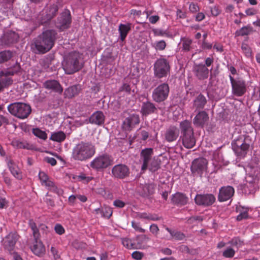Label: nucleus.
Listing matches in <instances>:
<instances>
[{"mask_svg": "<svg viewBox=\"0 0 260 260\" xmlns=\"http://www.w3.org/2000/svg\"><path fill=\"white\" fill-rule=\"evenodd\" d=\"M57 32L54 29H46L34 40V45L38 53L44 54L54 46Z\"/></svg>", "mask_w": 260, "mask_h": 260, "instance_id": "nucleus-1", "label": "nucleus"}, {"mask_svg": "<svg viewBox=\"0 0 260 260\" xmlns=\"http://www.w3.org/2000/svg\"><path fill=\"white\" fill-rule=\"evenodd\" d=\"M95 152V147L92 143L82 141L74 146L71 156L75 161H85L90 159Z\"/></svg>", "mask_w": 260, "mask_h": 260, "instance_id": "nucleus-2", "label": "nucleus"}, {"mask_svg": "<svg viewBox=\"0 0 260 260\" xmlns=\"http://www.w3.org/2000/svg\"><path fill=\"white\" fill-rule=\"evenodd\" d=\"M153 149L146 148L140 153V161L142 162L141 171L144 172L148 169L151 172L157 171L160 168V161L156 157H153Z\"/></svg>", "mask_w": 260, "mask_h": 260, "instance_id": "nucleus-3", "label": "nucleus"}, {"mask_svg": "<svg viewBox=\"0 0 260 260\" xmlns=\"http://www.w3.org/2000/svg\"><path fill=\"white\" fill-rule=\"evenodd\" d=\"M83 66L82 54L77 51H73L66 56L63 69L66 74L71 75L80 70Z\"/></svg>", "mask_w": 260, "mask_h": 260, "instance_id": "nucleus-4", "label": "nucleus"}, {"mask_svg": "<svg viewBox=\"0 0 260 260\" xmlns=\"http://www.w3.org/2000/svg\"><path fill=\"white\" fill-rule=\"evenodd\" d=\"M7 109L11 115L20 119L27 118L31 112L30 105L21 102L12 103Z\"/></svg>", "mask_w": 260, "mask_h": 260, "instance_id": "nucleus-5", "label": "nucleus"}, {"mask_svg": "<svg viewBox=\"0 0 260 260\" xmlns=\"http://www.w3.org/2000/svg\"><path fill=\"white\" fill-rule=\"evenodd\" d=\"M232 147L237 156L244 157L249 149L250 140L248 138L241 136L232 141Z\"/></svg>", "mask_w": 260, "mask_h": 260, "instance_id": "nucleus-6", "label": "nucleus"}, {"mask_svg": "<svg viewBox=\"0 0 260 260\" xmlns=\"http://www.w3.org/2000/svg\"><path fill=\"white\" fill-rule=\"evenodd\" d=\"M170 70L169 61L165 58L157 59L154 63V75L158 79L167 77L170 75Z\"/></svg>", "mask_w": 260, "mask_h": 260, "instance_id": "nucleus-7", "label": "nucleus"}, {"mask_svg": "<svg viewBox=\"0 0 260 260\" xmlns=\"http://www.w3.org/2000/svg\"><path fill=\"white\" fill-rule=\"evenodd\" d=\"M113 158L108 154H103L95 157L90 162V167L92 169L100 171L112 165Z\"/></svg>", "mask_w": 260, "mask_h": 260, "instance_id": "nucleus-8", "label": "nucleus"}, {"mask_svg": "<svg viewBox=\"0 0 260 260\" xmlns=\"http://www.w3.org/2000/svg\"><path fill=\"white\" fill-rule=\"evenodd\" d=\"M232 87V93L236 96H242L247 92V85L246 81L241 77L234 78L229 75Z\"/></svg>", "mask_w": 260, "mask_h": 260, "instance_id": "nucleus-9", "label": "nucleus"}, {"mask_svg": "<svg viewBox=\"0 0 260 260\" xmlns=\"http://www.w3.org/2000/svg\"><path fill=\"white\" fill-rule=\"evenodd\" d=\"M20 69V64L16 63L12 68L0 72V81L4 88H8L13 84V80L10 76L19 72Z\"/></svg>", "mask_w": 260, "mask_h": 260, "instance_id": "nucleus-10", "label": "nucleus"}, {"mask_svg": "<svg viewBox=\"0 0 260 260\" xmlns=\"http://www.w3.org/2000/svg\"><path fill=\"white\" fill-rule=\"evenodd\" d=\"M170 92L168 83H163L158 85L153 91L152 98L156 103H161L167 99Z\"/></svg>", "mask_w": 260, "mask_h": 260, "instance_id": "nucleus-11", "label": "nucleus"}, {"mask_svg": "<svg viewBox=\"0 0 260 260\" xmlns=\"http://www.w3.org/2000/svg\"><path fill=\"white\" fill-rule=\"evenodd\" d=\"M208 161L203 157H199L194 159L190 167L191 173L194 176H199L202 177L204 172L208 169Z\"/></svg>", "mask_w": 260, "mask_h": 260, "instance_id": "nucleus-12", "label": "nucleus"}, {"mask_svg": "<svg viewBox=\"0 0 260 260\" xmlns=\"http://www.w3.org/2000/svg\"><path fill=\"white\" fill-rule=\"evenodd\" d=\"M216 201L215 197L212 193L198 194L194 198L196 204L204 207L212 205Z\"/></svg>", "mask_w": 260, "mask_h": 260, "instance_id": "nucleus-13", "label": "nucleus"}, {"mask_svg": "<svg viewBox=\"0 0 260 260\" xmlns=\"http://www.w3.org/2000/svg\"><path fill=\"white\" fill-rule=\"evenodd\" d=\"M112 175L113 177L123 179L129 177L130 170L129 168L124 164L115 165L111 170Z\"/></svg>", "mask_w": 260, "mask_h": 260, "instance_id": "nucleus-14", "label": "nucleus"}, {"mask_svg": "<svg viewBox=\"0 0 260 260\" xmlns=\"http://www.w3.org/2000/svg\"><path fill=\"white\" fill-rule=\"evenodd\" d=\"M18 239V235L15 233H10L3 240V245L5 249L10 253L14 252Z\"/></svg>", "mask_w": 260, "mask_h": 260, "instance_id": "nucleus-15", "label": "nucleus"}, {"mask_svg": "<svg viewBox=\"0 0 260 260\" xmlns=\"http://www.w3.org/2000/svg\"><path fill=\"white\" fill-rule=\"evenodd\" d=\"M71 23V15L69 11L64 12L57 18L56 27L62 31L68 28Z\"/></svg>", "mask_w": 260, "mask_h": 260, "instance_id": "nucleus-16", "label": "nucleus"}, {"mask_svg": "<svg viewBox=\"0 0 260 260\" xmlns=\"http://www.w3.org/2000/svg\"><path fill=\"white\" fill-rule=\"evenodd\" d=\"M140 123L139 116L136 114L130 115L123 121L122 127L125 131H131Z\"/></svg>", "mask_w": 260, "mask_h": 260, "instance_id": "nucleus-17", "label": "nucleus"}, {"mask_svg": "<svg viewBox=\"0 0 260 260\" xmlns=\"http://www.w3.org/2000/svg\"><path fill=\"white\" fill-rule=\"evenodd\" d=\"M235 190L231 186L221 187L219 190L218 200L222 202L230 200L234 194Z\"/></svg>", "mask_w": 260, "mask_h": 260, "instance_id": "nucleus-18", "label": "nucleus"}, {"mask_svg": "<svg viewBox=\"0 0 260 260\" xmlns=\"http://www.w3.org/2000/svg\"><path fill=\"white\" fill-rule=\"evenodd\" d=\"M171 202L173 205L177 206H183L187 204L188 198L183 193L177 192L172 195Z\"/></svg>", "mask_w": 260, "mask_h": 260, "instance_id": "nucleus-19", "label": "nucleus"}, {"mask_svg": "<svg viewBox=\"0 0 260 260\" xmlns=\"http://www.w3.org/2000/svg\"><path fill=\"white\" fill-rule=\"evenodd\" d=\"M193 71L195 76L199 80H204L208 77L209 70L203 64L200 63L194 65Z\"/></svg>", "mask_w": 260, "mask_h": 260, "instance_id": "nucleus-20", "label": "nucleus"}, {"mask_svg": "<svg viewBox=\"0 0 260 260\" xmlns=\"http://www.w3.org/2000/svg\"><path fill=\"white\" fill-rule=\"evenodd\" d=\"M179 135V129L176 126L171 125L166 129L165 133V139L167 142L171 143L176 141Z\"/></svg>", "mask_w": 260, "mask_h": 260, "instance_id": "nucleus-21", "label": "nucleus"}, {"mask_svg": "<svg viewBox=\"0 0 260 260\" xmlns=\"http://www.w3.org/2000/svg\"><path fill=\"white\" fill-rule=\"evenodd\" d=\"M209 120L208 113L204 111L198 112L193 120V123L196 126L203 127Z\"/></svg>", "mask_w": 260, "mask_h": 260, "instance_id": "nucleus-22", "label": "nucleus"}, {"mask_svg": "<svg viewBox=\"0 0 260 260\" xmlns=\"http://www.w3.org/2000/svg\"><path fill=\"white\" fill-rule=\"evenodd\" d=\"M58 7L57 5H50L46 10V15L42 20V23H47L54 18L57 14Z\"/></svg>", "mask_w": 260, "mask_h": 260, "instance_id": "nucleus-23", "label": "nucleus"}, {"mask_svg": "<svg viewBox=\"0 0 260 260\" xmlns=\"http://www.w3.org/2000/svg\"><path fill=\"white\" fill-rule=\"evenodd\" d=\"M7 163L12 175L16 179L21 180L22 178V172L18 165L12 159L8 160Z\"/></svg>", "mask_w": 260, "mask_h": 260, "instance_id": "nucleus-24", "label": "nucleus"}, {"mask_svg": "<svg viewBox=\"0 0 260 260\" xmlns=\"http://www.w3.org/2000/svg\"><path fill=\"white\" fill-rule=\"evenodd\" d=\"M157 111L155 105L151 102L147 101L142 103L140 112L143 116L156 113Z\"/></svg>", "mask_w": 260, "mask_h": 260, "instance_id": "nucleus-25", "label": "nucleus"}, {"mask_svg": "<svg viewBox=\"0 0 260 260\" xmlns=\"http://www.w3.org/2000/svg\"><path fill=\"white\" fill-rule=\"evenodd\" d=\"M44 87L49 90L61 94L63 91V88L60 83L56 80H47L44 83Z\"/></svg>", "mask_w": 260, "mask_h": 260, "instance_id": "nucleus-26", "label": "nucleus"}, {"mask_svg": "<svg viewBox=\"0 0 260 260\" xmlns=\"http://www.w3.org/2000/svg\"><path fill=\"white\" fill-rule=\"evenodd\" d=\"M31 250L35 255L38 256H42L45 252V246L40 239L34 240Z\"/></svg>", "mask_w": 260, "mask_h": 260, "instance_id": "nucleus-27", "label": "nucleus"}, {"mask_svg": "<svg viewBox=\"0 0 260 260\" xmlns=\"http://www.w3.org/2000/svg\"><path fill=\"white\" fill-rule=\"evenodd\" d=\"M207 102L206 97L200 93L193 100V108H195L196 110H202L204 108Z\"/></svg>", "mask_w": 260, "mask_h": 260, "instance_id": "nucleus-28", "label": "nucleus"}, {"mask_svg": "<svg viewBox=\"0 0 260 260\" xmlns=\"http://www.w3.org/2000/svg\"><path fill=\"white\" fill-rule=\"evenodd\" d=\"M180 128L182 136L193 134L191 122L188 120H184L180 123Z\"/></svg>", "mask_w": 260, "mask_h": 260, "instance_id": "nucleus-29", "label": "nucleus"}, {"mask_svg": "<svg viewBox=\"0 0 260 260\" xmlns=\"http://www.w3.org/2000/svg\"><path fill=\"white\" fill-rule=\"evenodd\" d=\"M181 138L183 145L186 148H191L196 144V140L193 134L183 135Z\"/></svg>", "mask_w": 260, "mask_h": 260, "instance_id": "nucleus-30", "label": "nucleus"}, {"mask_svg": "<svg viewBox=\"0 0 260 260\" xmlns=\"http://www.w3.org/2000/svg\"><path fill=\"white\" fill-rule=\"evenodd\" d=\"M105 116L101 111H97L91 116L89 121L90 123L97 125H101L104 122Z\"/></svg>", "mask_w": 260, "mask_h": 260, "instance_id": "nucleus-31", "label": "nucleus"}, {"mask_svg": "<svg viewBox=\"0 0 260 260\" xmlns=\"http://www.w3.org/2000/svg\"><path fill=\"white\" fill-rule=\"evenodd\" d=\"M19 40L18 34L14 31L7 32L4 35L3 40L7 45L17 42Z\"/></svg>", "mask_w": 260, "mask_h": 260, "instance_id": "nucleus-32", "label": "nucleus"}, {"mask_svg": "<svg viewBox=\"0 0 260 260\" xmlns=\"http://www.w3.org/2000/svg\"><path fill=\"white\" fill-rule=\"evenodd\" d=\"M131 25V23H128L126 24H120L119 25L118 30L120 33V38L122 41L125 39L128 32L130 31Z\"/></svg>", "mask_w": 260, "mask_h": 260, "instance_id": "nucleus-33", "label": "nucleus"}, {"mask_svg": "<svg viewBox=\"0 0 260 260\" xmlns=\"http://www.w3.org/2000/svg\"><path fill=\"white\" fill-rule=\"evenodd\" d=\"M80 88L78 85H74L69 87L64 91V95L68 98H72L77 95L80 92Z\"/></svg>", "mask_w": 260, "mask_h": 260, "instance_id": "nucleus-34", "label": "nucleus"}, {"mask_svg": "<svg viewBox=\"0 0 260 260\" xmlns=\"http://www.w3.org/2000/svg\"><path fill=\"white\" fill-rule=\"evenodd\" d=\"M122 244L124 247L129 249H141L144 248V246H143L139 242L137 245H136L135 243L132 242L131 239L126 238L122 239Z\"/></svg>", "mask_w": 260, "mask_h": 260, "instance_id": "nucleus-35", "label": "nucleus"}, {"mask_svg": "<svg viewBox=\"0 0 260 260\" xmlns=\"http://www.w3.org/2000/svg\"><path fill=\"white\" fill-rule=\"evenodd\" d=\"M192 41L187 38H182L181 39V44L182 45V51L184 52H189L191 51L193 47L192 46Z\"/></svg>", "mask_w": 260, "mask_h": 260, "instance_id": "nucleus-36", "label": "nucleus"}, {"mask_svg": "<svg viewBox=\"0 0 260 260\" xmlns=\"http://www.w3.org/2000/svg\"><path fill=\"white\" fill-rule=\"evenodd\" d=\"M28 225L32 231L34 240L40 239V229L38 228L35 221L32 219H30L28 222Z\"/></svg>", "mask_w": 260, "mask_h": 260, "instance_id": "nucleus-37", "label": "nucleus"}, {"mask_svg": "<svg viewBox=\"0 0 260 260\" xmlns=\"http://www.w3.org/2000/svg\"><path fill=\"white\" fill-rule=\"evenodd\" d=\"M12 145L17 148L31 149L32 148L31 145L25 141L13 140L12 142Z\"/></svg>", "mask_w": 260, "mask_h": 260, "instance_id": "nucleus-38", "label": "nucleus"}, {"mask_svg": "<svg viewBox=\"0 0 260 260\" xmlns=\"http://www.w3.org/2000/svg\"><path fill=\"white\" fill-rule=\"evenodd\" d=\"M66 138V135L62 131H59L53 133L51 136L50 140L57 142H61L63 141Z\"/></svg>", "mask_w": 260, "mask_h": 260, "instance_id": "nucleus-39", "label": "nucleus"}, {"mask_svg": "<svg viewBox=\"0 0 260 260\" xmlns=\"http://www.w3.org/2000/svg\"><path fill=\"white\" fill-rule=\"evenodd\" d=\"M166 230L170 234L172 237L177 240H182L185 237V235L180 232L173 231L170 228L166 227Z\"/></svg>", "mask_w": 260, "mask_h": 260, "instance_id": "nucleus-40", "label": "nucleus"}, {"mask_svg": "<svg viewBox=\"0 0 260 260\" xmlns=\"http://www.w3.org/2000/svg\"><path fill=\"white\" fill-rule=\"evenodd\" d=\"M253 31V28L249 25L244 26L242 27L239 30H237L236 32L237 36H248Z\"/></svg>", "mask_w": 260, "mask_h": 260, "instance_id": "nucleus-41", "label": "nucleus"}, {"mask_svg": "<svg viewBox=\"0 0 260 260\" xmlns=\"http://www.w3.org/2000/svg\"><path fill=\"white\" fill-rule=\"evenodd\" d=\"M13 56L10 51H3L0 52V63H4L10 60Z\"/></svg>", "mask_w": 260, "mask_h": 260, "instance_id": "nucleus-42", "label": "nucleus"}, {"mask_svg": "<svg viewBox=\"0 0 260 260\" xmlns=\"http://www.w3.org/2000/svg\"><path fill=\"white\" fill-rule=\"evenodd\" d=\"M32 133L35 136L42 140H45L47 138V135L45 132L38 128H33Z\"/></svg>", "mask_w": 260, "mask_h": 260, "instance_id": "nucleus-43", "label": "nucleus"}, {"mask_svg": "<svg viewBox=\"0 0 260 260\" xmlns=\"http://www.w3.org/2000/svg\"><path fill=\"white\" fill-rule=\"evenodd\" d=\"M241 48L243 52L247 57H252V50L251 48L246 44L242 43Z\"/></svg>", "mask_w": 260, "mask_h": 260, "instance_id": "nucleus-44", "label": "nucleus"}, {"mask_svg": "<svg viewBox=\"0 0 260 260\" xmlns=\"http://www.w3.org/2000/svg\"><path fill=\"white\" fill-rule=\"evenodd\" d=\"M131 91V88L129 84L124 83L119 89L118 94L121 95L123 92L125 93L126 95L130 94Z\"/></svg>", "mask_w": 260, "mask_h": 260, "instance_id": "nucleus-45", "label": "nucleus"}, {"mask_svg": "<svg viewBox=\"0 0 260 260\" xmlns=\"http://www.w3.org/2000/svg\"><path fill=\"white\" fill-rule=\"evenodd\" d=\"M235 254V251L231 247L226 248L222 253V255L226 258H232Z\"/></svg>", "mask_w": 260, "mask_h": 260, "instance_id": "nucleus-46", "label": "nucleus"}, {"mask_svg": "<svg viewBox=\"0 0 260 260\" xmlns=\"http://www.w3.org/2000/svg\"><path fill=\"white\" fill-rule=\"evenodd\" d=\"M248 209L242 208V210L240 211V214L237 217V220L238 221H241L242 219H246L248 218Z\"/></svg>", "mask_w": 260, "mask_h": 260, "instance_id": "nucleus-47", "label": "nucleus"}, {"mask_svg": "<svg viewBox=\"0 0 260 260\" xmlns=\"http://www.w3.org/2000/svg\"><path fill=\"white\" fill-rule=\"evenodd\" d=\"M154 47L156 50H164L166 47V42L164 40L156 42Z\"/></svg>", "mask_w": 260, "mask_h": 260, "instance_id": "nucleus-48", "label": "nucleus"}, {"mask_svg": "<svg viewBox=\"0 0 260 260\" xmlns=\"http://www.w3.org/2000/svg\"><path fill=\"white\" fill-rule=\"evenodd\" d=\"M229 243L233 246H236L239 248L243 245V241H242L238 237L233 238L230 242Z\"/></svg>", "mask_w": 260, "mask_h": 260, "instance_id": "nucleus-49", "label": "nucleus"}, {"mask_svg": "<svg viewBox=\"0 0 260 260\" xmlns=\"http://www.w3.org/2000/svg\"><path fill=\"white\" fill-rule=\"evenodd\" d=\"M103 216L106 218H110L112 214V210L110 207H106L102 210Z\"/></svg>", "mask_w": 260, "mask_h": 260, "instance_id": "nucleus-50", "label": "nucleus"}, {"mask_svg": "<svg viewBox=\"0 0 260 260\" xmlns=\"http://www.w3.org/2000/svg\"><path fill=\"white\" fill-rule=\"evenodd\" d=\"M49 190L56 193L58 196H61L63 193V190L61 188L58 187L55 183H54L53 185L49 189Z\"/></svg>", "mask_w": 260, "mask_h": 260, "instance_id": "nucleus-51", "label": "nucleus"}, {"mask_svg": "<svg viewBox=\"0 0 260 260\" xmlns=\"http://www.w3.org/2000/svg\"><path fill=\"white\" fill-rule=\"evenodd\" d=\"M39 178L40 180L41 185L44 184L47 181L49 180L48 175L44 172H40L39 174Z\"/></svg>", "mask_w": 260, "mask_h": 260, "instance_id": "nucleus-52", "label": "nucleus"}, {"mask_svg": "<svg viewBox=\"0 0 260 260\" xmlns=\"http://www.w3.org/2000/svg\"><path fill=\"white\" fill-rule=\"evenodd\" d=\"M150 232L156 237H157L159 229L157 224L153 223L150 226L149 228Z\"/></svg>", "mask_w": 260, "mask_h": 260, "instance_id": "nucleus-53", "label": "nucleus"}, {"mask_svg": "<svg viewBox=\"0 0 260 260\" xmlns=\"http://www.w3.org/2000/svg\"><path fill=\"white\" fill-rule=\"evenodd\" d=\"M189 10L191 13H196L200 11V7L197 4L191 3L189 6Z\"/></svg>", "mask_w": 260, "mask_h": 260, "instance_id": "nucleus-54", "label": "nucleus"}, {"mask_svg": "<svg viewBox=\"0 0 260 260\" xmlns=\"http://www.w3.org/2000/svg\"><path fill=\"white\" fill-rule=\"evenodd\" d=\"M132 227L137 231L141 233H145V230L140 227V224L138 222H136L134 221H132Z\"/></svg>", "mask_w": 260, "mask_h": 260, "instance_id": "nucleus-55", "label": "nucleus"}, {"mask_svg": "<svg viewBox=\"0 0 260 260\" xmlns=\"http://www.w3.org/2000/svg\"><path fill=\"white\" fill-rule=\"evenodd\" d=\"M54 230L57 234L61 235L64 233L65 230L63 227L60 224H56L54 227Z\"/></svg>", "mask_w": 260, "mask_h": 260, "instance_id": "nucleus-56", "label": "nucleus"}, {"mask_svg": "<svg viewBox=\"0 0 260 260\" xmlns=\"http://www.w3.org/2000/svg\"><path fill=\"white\" fill-rule=\"evenodd\" d=\"M144 256V254L142 252L135 251L132 254V257L136 260H141Z\"/></svg>", "mask_w": 260, "mask_h": 260, "instance_id": "nucleus-57", "label": "nucleus"}, {"mask_svg": "<svg viewBox=\"0 0 260 260\" xmlns=\"http://www.w3.org/2000/svg\"><path fill=\"white\" fill-rule=\"evenodd\" d=\"M50 252L55 260H56L60 257L59 254H58V252L55 247H51L50 249Z\"/></svg>", "mask_w": 260, "mask_h": 260, "instance_id": "nucleus-58", "label": "nucleus"}, {"mask_svg": "<svg viewBox=\"0 0 260 260\" xmlns=\"http://www.w3.org/2000/svg\"><path fill=\"white\" fill-rule=\"evenodd\" d=\"M8 125L9 124V119L0 114V127L3 124Z\"/></svg>", "mask_w": 260, "mask_h": 260, "instance_id": "nucleus-59", "label": "nucleus"}, {"mask_svg": "<svg viewBox=\"0 0 260 260\" xmlns=\"http://www.w3.org/2000/svg\"><path fill=\"white\" fill-rule=\"evenodd\" d=\"M203 220V218L202 216H192L191 217H190L188 219V221L189 223H192L194 221H201Z\"/></svg>", "mask_w": 260, "mask_h": 260, "instance_id": "nucleus-60", "label": "nucleus"}, {"mask_svg": "<svg viewBox=\"0 0 260 260\" xmlns=\"http://www.w3.org/2000/svg\"><path fill=\"white\" fill-rule=\"evenodd\" d=\"M113 205L117 207L121 208L124 207L125 204L121 200H116L114 201Z\"/></svg>", "mask_w": 260, "mask_h": 260, "instance_id": "nucleus-61", "label": "nucleus"}, {"mask_svg": "<svg viewBox=\"0 0 260 260\" xmlns=\"http://www.w3.org/2000/svg\"><path fill=\"white\" fill-rule=\"evenodd\" d=\"M141 138L142 140L145 141L149 137V133L145 130H142L140 132Z\"/></svg>", "mask_w": 260, "mask_h": 260, "instance_id": "nucleus-62", "label": "nucleus"}, {"mask_svg": "<svg viewBox=\"0 0 260 260\" xmlns=\"http://www.w3.org/2000/svg\"><path fill=\"white\" fill-rule=\"evenodd\" d=\"M202 48L203 49H211L212 48V44L203 40Z\"/></svg>", "mask_w": 260, "mask_h": 260, "instance_id": "nucleus-63", "label": "nucleus"}, {"mask_svg": "<svg viewBox=\"0 0 260 260\" xmlns=\"http://www.w3.org/2000/svg\"><path fill=\"white\" fill-rule=\"evenodd\" d=\"M45 160L48 164H50L51 166H55L56 163V160L53 157H47L45 158Z\"/></svg>", "mask_w": 260, "mask_h": 260, "instance_id": "nucleus-64", "label": "nucleus"}]
</instances>
